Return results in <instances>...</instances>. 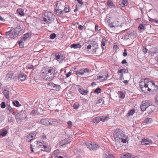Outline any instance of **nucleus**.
I'll return each instance as SVG.
<instances>
[{
    "label": "nucleus",
    "mask_w": 158,
    "mask_h": 158,
    "mask_svg": "<svg viewBox=\"0 0 158 158\" xmlns=\"http://www.w3.org/2000/svg\"><path fill=\"white\" fill-rule=\"evenodd\" d=\"M53 15L51 12H46L45 13L44 17V21L45 23H51L54 20Z\"/></svg>",
    "instance_id": "20e7f679"
},
{
    "label": "nucleus",
    "mask_w": 158,
    "mask_h": 158,
    "mask_svg": "<svg viewBox=\"0 0 158 158\" xmlns=\"http://www.w3.org/2000/svg\"><path fill=\"white\" fill-rule=\"evenodd\" d=\"M6 109H7L9 111V112L13 114H15V112L14 111V109L11 107L10 106H8V107L6 108Z\"/></svg>",
    "instance_id": "72a5a7b5"
},
{
    "label": "nucleus",
    "mask_w": 158,
    "mask_h": 158,
    "mask_svg": "<svg viewBox=\"0 0 158 158\" xmlns=\"http://www.w3.org/2000/svg\"><path fill=\"white\" fill-rule=\"evenodd\" d=\"M135 112V110L134 109H132L130 110L129 112L127 113V116H131L133 115Z\"/></svg>",
    "instance_id": "473e14b6"
},
{
    "label": "nucleus",
    "mask_w": 158,
    "mask_h": 158,
    "mask_svg": "<svg viewBox=\"0 0 158 158\" xmlns=\"http://www.w3.org/2000/svg\"><path fill=\"white\" fill-rule=\"evenodd\" d=\"M115 143L114 147L115 148L119 149L121 147V143H126L127 142V137L123 133L122 130L117 128L113 132Z\"/></svg>",
    "instance_id": "f257e3e1"
},
{
    "label": "nucleus",
    "mask_w": 158,
    "mask_h": 158,
    "mask_svg": "<svg viewBox=\"0 0 158 158\" xmlns=\"http://www.w3.org/2000/svg\"><path fill=\"white\" fill-rule=\"evenodd\" d=\"M151 84V81H150L148 78L143 79L139 82V86L143 92L147 93L149 90V87Z\"/></svg>",
    "instance_id": "7ed1b4c3"
},
{
    "label": "nucleus",
    "mask_w": 158,
    "mask_h": 158,
    "mask_svg": "<svg viewBox=\"0 0 158 158\" xmlns=\"http://www.w3.org/2000/svg\"><path fill=\"white\" fill-rule=\"evenodd\" d=\"M152 121V119L150 118H146L143 121V123H146L147 124H149L151 123Z\"/></svg>",
    "instance_id": "bb28decb"
},
{
    "label": "nucleus",
    "mask_w": 158,
    "mask_h": 158,
    "mask_svg": "<svg viewBox=\"0 0 158 158\" xmlns=\"http://www.w3.org/2000/svg\"><path fill=\"white\" fill-rule=\"evenodd\" d=\"M7 133V131L5 129H3L2 131L0 132V136H2V137L5 136Z\"/></svg>",
    "instance_id": "a878e982"
},
{
    "label": "nucleus",
    "mask_w": 158,
    "mask_h": 158,
    "mask_svg": "<svg viewBox=\"0 0 158 158\" xmlns=\"http://www.w3.org/2000/svg\"><path fill=\"white\" fill-rule=\"evenodd\" d=\"M100 121V117H98L95 118L93 120V122L94 123H98Z\"/></svg>",
    "instance_id": "f704fd0d"
},
{
    "label": "nucleus",
    "mask_w": 158,
    "mask_h": 158,
    "mask_svg": "<svg viewBox=\"0 0 158 158\" xmlns=\"http://www.w3.org/2000/svg\"><path fill=\"white\" fill-rule=\"evenodd\" d=\"M89 43L91 46V47L94 46V45L96 44V42L94 41H89Z\"/></svg>",
    "instance_id": "8fccbe9b"
},
{
    "label": "nucleus",
    "mask_w": 158,
    "mask_h": 158,
    "mask_svg": "<svg viewBox=\"0 0 158 158\" xmlns=\"http://www.w3.org/2000/svg\"><path fill=\"white\" fill-rule=\"evenodd\" d=\"M152 141L148 138L142 139L141 143L142 145H150L152 143Z\"/></svg>",
    "instance_id": "4468645a"
},
{
    "label": "nucleus",
    "mask_w": 158,
    "mask_h": 158,
    "mask_svg": "<svg viewBox=\"0 0 158 158\" xmlns=\"http://www.w3.org/2000/svg\"><path fill=\"white\" fill-rule=\"evenodd\" d=\"M49 119L48 118H45L41 119L40 121V122L41 124H42L48 126L49 124Z\"/></svg>",
    "instance_id": "aec40b11"
},
{
    "label": "nucleus",
    "mask_w": 158,
    "mask_h": 158,
    "mask_svg": "<svg viewBox=\"0 0 158 158\" xmlns=\"http://www.w3.org/2000/svg\"><path fill=\"white\" fill-rule=\"evenodd\" d=\"M79 87L78 90L79 92L82 95H86L89 93L88 89L84 90V89L80 85H78Z\"/></svg>",
    "instance_id": "2eb2a0df"
},
{
    "label": "nucleus",
    "mask_w": 158,
    "mask_h": 158,
    "mask_svg": "<svg viewBox=\"0 0 158 158\" xmlns=\"http://www.w3.org/2000/svg\"><path fill=\"white\" fill-rule=\"evenodd\" d=\"M17 12L19 13V14L21 16H23L24 15V13L22 9H18L17 10Z\"/></svg>",
    "instance_id": "e433bc0d"
},
{
    "label": "nucleus",
    "mask_w": 158,
    "mask_h": 158,
    "mask_svg": "<svg viewBox=\"0 0 158 158\" xmlns=\"http://www.w3.org/2000/svg\"><path fill=\"white\" fill-rule=\"evenodd\" d=\"M56 36V35L55 33H52L50 35V38L52 39H54Z\"/></svg>",
    "instance_id": "09e8293b"
},
{
    "label": "nucleus",
    "mask_w": 158,
    "mask_h": 158,
    "mask_svg": "<svg viewBox=\"0 0 158 158\" xmlns=\"http://www.w3.org/2000/svg\"><path fill=\"white\" fill-rule=\"evenodd\" d=\"M77 75H83L88 74L89 73V69L88 68L81 69L77 71H75Z\"/></svg>",
    "instance_id": "423d86ee"
},
{
    "label": "nucleus",
    "mask_w": 158,
    "mask_h": 158,
    "mask_svg": "<svg viewBox=\"0 0 158 158\" xmlns=\"http://www.w3.org/2000/svg\"><path fill=\"white\" fill-rule=\"evenodd\" d=\"M108 76L106 75H103L102 76H98L97 79H98L100 80L101 81L106 80L107 79Z\"/></svg>",
    "instance_id": "4be33fe9"
},
{
    "label": "nucleus",
    "mask_w": 158,
    "mask_h": 158,
    "mask_svg": "<svg viewBox=\"0 0 158 158\" xmlns=\"http://www.w3.org/2000/svg\"><path fill=\"white\" fill-rule=\"evenodd\" d=\"M101 91V89L100 88H98L94 90V92L95 93L98 94L100 93Z\"/></svg>",
    "instance_id": "a19ab883"
},
{
    "label": "nucleus",
    "mask_w": 158,
    "mask_h": 158,
    "mask_svg": "<svg viewBox=\"0 0 158 158\" xmlns=\"http://www.w3.org/2000/svg\"><path fill=\"white\" fill-rule=\"evenodd\" d=\"M66 2L63 0H60L58 1L56 5V8L62 9L66 6Z\"/></svg>",
    "instance_id": "ddd939ff"
},
{
    "label": "nucleus",
    "mask_w": 158,
    "mask_h": 158,
    "mask_svg": "<svg viewBox=\"0 0 158 158\" xmlns=\"http://www.w3.org/2000/svg\"><path fill=\"white\" fill-rule=\"evenodd\" d=\"M128 70L125 69H121L118 71V72L120 73H127L128 72Z\"/></svg>",
    "instance_id": "4c0bfd02"
},
{
    "label": "nucleus",
    "mask_w": 158,
    "mask_h": 158,
    "mask_svg": "<svg viewBox=\"0 0 158 158\" xmlns=\"http://www.w3.org/2000/svg\"><path fill=\"white\" fill-rule=\"evenodd\" d=\"M131 155L130 153H126V154L123 155V158L125 157H130L131 156Z\"/></svg>",
    "instance_id": "3c124183"
},
{
    "label": "nucleus",
    "mask_w": 158,
    "mask_h": 158,
    "mask_svg": "<svg viewBox=\"0 0 158 158\" xmlns=\"http://www.w3.org/2000/svg\"><path fill=\"white\" fill-rule=\"evenodd\" d=\"M37 147L40 148L41 151H46L47 150V146L46 144L44 143V142H41L39 141L37 142Z\"/></svg>",
    "instance_id": "6e6552de"
},
{
    "label": "nucleus",
    "mask_w": 158,
    "mask_h": 158,
    "mask_svg": "<svg viewBox=\"0 0 158 158\" xmlns=\"http://www.w3.org/2000/svg\"><path fill=\"white\" fill-rule=\"evenodd\" d=\"M13 104L14 106L16 107H19L21 106V104L19 103V102L17 101H15L13 102Z\"/></svg>",
    "instance_id": "ea45409f"
},
{
    "label": "nucleus",
    "mask_w": 158,
    "mask_h": 158,
    "mask_svg": "<svg viewBox=\"0 0 158 158\" xmlns=\"http://www.w3.org/2000/svg\"><path fill=\"white\" fill-rule=\"evenodd\" d=\"M138 29L140 30H144V27L142 24H140L139 25Z\"/></svg>",
    "instance_id": "4d7b16f0"
},
{
    "label": "nucleus",
    "mask_w": 158,
    "mask_h": 158,
    "mask_svg": "<svg viewBox=\"0 0 158 158\" xmlns=\"http://www.w3.org/2000/svg\"><path fill=\"white\" fill-rule=\"evenodd\" d=\"M142 51L145 54L147 53V49L146 48L143 47Z\"/></svg>",
    "instance_id": "052dcab7"
},
{
    "label": "nucleus",
    "mask_w": 158,
    "mask_h": 158,
    "mask_svg": "<svg viewBox=\"0 0 158 158\" xmlns=\"http://www.w3.org/2000/svg\"><path fill=\"white\" fill-rule=\"evenodd\" d=\"M67 124L68 125V128H71L73 126V124L71 121H69L67 122Z\"/></svg>",
    "instance_id": "864d4df0"
},
{
    "label": "nucleus",
    "mask_w": 158,
    "mask_h": 158,
    "mask_svg": "<svg viewBox=\"0 0 158 158\" xmlns=\"http://www.w3.org/2000/svg\"><path fill=\"white\" fill-rule=\"evenodd\" d=\"M55 11L56 14L59 16H61L64 14V11L62 10V9L56 8Z\"/></svg>",
    "instance_id": "f3484780"
},
{
    "label": "nucleus",
    "mask_w": 158,
    "mask_h": 158,
    "mask_svg": "<svg viewBox=\"0 0 158 158\" xmlns=\"http://www.w3.org/2000/svg\"><path fill=\"white\" fill-rule=\"evenodd\" d=\"M123 55L124 56H127V50L126 49H124Z\"/></svg>",
    "instance_id": "e2e57ef3"
},
{
    "label": "nucleus",
    "mask_w": 158,
    "mask_h": 158,
    "mask_svg": "<svg viewBox=\"0 0 158 158\" xmlns=\"http://www.w3.org/2000/svg\"><path fill=\"white\" fill-rule=\"evenodd\" d=\"M125 96L123 93L122 92H121L120 93L119 95V98H124L125 97Z\"/></svg>",
    "instance_id": "603ef678"
},
{
    "label": "nucleus",
    "mask_w": 158,
    "mask_h": 158,
    "mask_svg": "<svg viewBox=\"0 0 158 158\" xmlns=\"http://www.w3.org/2000/svg\"><path fill=\"white\" fill-rule=\"evenodd\" d=\"M149 21L151 22L152 23L154 22L155 23H158V20H157L153 19L150 18V17L149 18Z\"/></svg>",
    "instance_id": "79ce46f5"
},
{
    "label": "nucleus",
    "mask_w": 158,
    "mask_h": 158,
    "mask_svg": "<svg viewBox=\"0 0 158 158\" xmlns=\"http://www.w3.org/2000/svg\"><path fill=\"white\" fill-rule=\"evenodd\" d=\"M107 118V117L106 116H102L101 117H100V121L104 122L106 120Z\"/></svg>",
    "instance_id": "49530a36"
},
{
    "label": "nucleus",
    "mask_w": 158,
    "mask_h": 158,
    "mask_svg": "<svg viewBox=\"0 0 158 158\" xmlns=\"http://www.w3.org/2000/svg\"><path fill=\"white\" fill-rule=\"evenodd\" d=\"M18 78L21 81H24L26 78V75L22 73L20 74L18 76Z\"/></svg>",
    "instance_id": "412c9836"
},
{
    "label": "nucleus",
    "mask_w": 158,
    "mask_h": 158,
    "mask_svg": "<svg viewBox=\"0 0 158 158\" xmlns=\"http://www.w3.org/2000/svg\"><path fill=\"white\" fill-rule=\"evenodd\" d=\"M89 42H87L85 43V46H87V48L88 49H90L91 48V46L89 43Z\"/></svg>",
    "instance_id": "a18cd8bd"
},
{
    "label": "nucleus",
    "mask_w": 158,
    "mask_h": 158,
    "mask_svg": "<svg viewBox=\"0 0 158 158\" xmlns=\"http://www.w3.org/2000/svg\"><path fill=\"white\" fill-rule=\"evenodd\" d=\"M3 94L6 99H8L9 98V93L8 89H5L3 91Z\"/></svg>",
    "instance_id": "393cba45"
},
{
    "label": "nucleus",
    "mask_w": 158,
    "mask_h": 158,
    "mask_svg": "<svg viewBox=\"0 0 158 158\" xmlns=\"http://www.w3.org/2000/svg\"><path fill=\"white\" fill-rule=\"evenodd\" d=\"M121 73V74H120V80H123L124 79V77H123V73Z\"/></svg>",
    "instance_id": "bf43d9fd"
},
{
    "label": "nucleus",
    "mask_w": 158,
    "mask_h": 158,
    "mask_svg": "<svg viewBox=\"0 0 158 158\" xmlns=\"http://www.w3.org/2000/svg\"><path fill=\"white\" fill-rule=\"evenodd\" d=\"M128 0H120L119 2V5L122 7L127 6L128 4Z\"/></svg>",
    "instance_id": "a211bd4d"
},
{
    "label": "nucleus",
    "mask_w": 158,
    "mask_h": 158,
    "mask_svg": "<svg viewBox=\"0 0 158 158\" xmlns=\"http://www.w3.org/2000/svg\"><path fill=\"white\" fill-rule=\"evenodd\" d=\"M35 136L36 134L35 133L29 134L27 136V141L28 142H30Z\"/></svg>",
    "instance_id": "dca6fc26"
},
{
    "label": "nucleus",
    "mask_w": 158,
    "mask_h": 158,
    "mask_svg": "<svg viewBox=\"0 0 158 158\" xmlns=\"http://www.w3.org/2000/svg\"><path fill=\"white\" fill-rule=\"evenodd\" d=\"M107 41V40L105 39H103L102 40L101 45L103 49H104V47L105 46Z\"/></svg>",
    "instance_id": "2f4dec72"
},
{
    "label": "nucleus",
    "mask_w": 158,
    "mask_h": 158,
    "mask_svg": "<svg viewBox=\"0 0 158 158\" xmlns=\"http://www.w3.org/2000/svg\"><path fill=\"white\" fill-rule=\"evenodd\" d=\"M13 76V73L12 72H9L6 75V77L8 79H11Z\"/></svg>",
    "instance_id": "58836bf2"
},
{
    "label": "nucleus",
    "mask_w": 158,
    "mask_h": 158,
    "mask_svg": "<svg viewBox=\"0 0 158 158\" xmlns=\"http://www.w3.org/2000/svg\"><path fill=\"white\" fill-rule=\"evenodd\" d=\"M31 34L30 33H27L23 35V36L22 38L23 40L24 41H25L27 40V39L31 35Z\"/></svg>",
    "instance_id": "c756f323"
},
{
    "label": "nucleus",
    "mask_w": 158,
    "mask_h": 158,
    "mask_svg": "<svg viewBox=\"0 0 158 158\" xmlns=\"http://www.w3.org/2000/svg\"><path fill=\"white\" fill-rule=\"evenodd\" d=\"M48 85L51 87V88H53V89L57 91L60 90L61 87L60 85L55 84L53 82H50L48 83Z\"/></svg>",
    "instance_id": "9b49d317"
},
{
    "label": "nucleus",
    "mask_w": 158,
    "mask_h": 158,
    "mask_svg": "<svg viewBox=\"0 0 158 158\" xmlns=\"http://www.w3.org/2000/svg\"><path fill=\"white\" fill-rule=\"evenodd\" d=\"M142 102L141 105L140 106L141 109L142 111H144L145 110H146L147 108V106L145 105V103H146V102Z\"/></svg>",
    "instance_id": "b1692460"
},
{
    "label": "nucleus",
    "mask_w": 158,
    "mask_h": 158,
    "mask_svg": "<svg viewBox=\"0 0 158 158\" xmlns=\"http://www.w3.org/2000/svg\"><path fill=\"white\" fill-rule=\"evenodd\" d=\"M105 158H115V157L112 154H110L109 155V158H108V156L106 154L104 155Z\"/></svg>",
    "instance_id": "c03bdc74"
},
{
    "label": "nucleus",
    "mask_w": 158,
    "mask_h": 158,
    "mask_svg": "<svg viewBox=\"0 0 158 158\" xmlns=\"http://www.w3.org/2000/svg\"><path fill=\"white\" fill-rule=\"evenodd\" d=\"M6 106V103L4 102H2L1 104V107L2 109L5 108Z\"/></svg>",
    "instance_id": "13d9d810"
},
{
    "label": "nucleus",
    "mask_w": 158,
    "mask_h": 158,
    "mask_svg": "<svg viewBox=\"0 0 158 158\" xmlns=\"http://www.w3.org/2000/svg\"><path fill=\"white\" fill-rule=\"evenodd\" d=\"M151 84L149 87L148 91L150 93L153 94L156 93L158 89V86L155 84V83L151 81Z\"/></svg>",
    "instance_id": "0eeeda50"
},
{
    "label": "nucleus",
    "mask_w": 158,
    "mask_h": 158,
    "mask_svg": "<svg viewBox=\"0 0 158 158\" xmlns=\"http://www.w3.org/2000/svg\"><path fill=\"white\" fill-rule=\"evenodd\" d=\"M107 5L110 8L114 7L115 6L111 0H108L107 2Z\"/></svg>",
    "instance_id": "c85d7f7f"
},
{
    "label": "nucleus",
    "mask_w": 158,
    "mask_h": 158,
    "mask_svg": "<svg viewBox=\"0 0 158 158\" xmlns=\"http://www.w3.org/2000/svg\"><path fill=\"white\" fill-rule=\"evenodd\" d=\"M65 58L64 56L60 53H56L55 55V59L60 63Z\"/></svg>",
    "instance_id": "f8f14e48"
},
{
    "label": "nucleus",
    "mask_w": 158,
    "mask_h": 158,
    "mask_svg": "<svg viewBox=\"0 0 158 158\" xmlns=\"http://www.w3.org/2000/svg\"><path fill=\"white\" fill-rule=\"evenodd\" d=\"M155 110V106L151 104L148 106L147 108V110L148 111V114L152 113Z\"/></svg>",
    "instance_id": "6ab92c4d"
},
{
    "label": "nucleus",
    "mask_w": 158,
    "mask_h": 158,
    "mask_svg": "<svg viewBox=\"0 0 158 158\" xmlns=\"http://www.w3.org/2000/svg\"><path fill=\"white\" fill-rule=\"evenodd\" d=\"M20 30L19 27H17L16 29H13L10 30V35L11 37H16L18 35Z\"/></svg>",
    "instance_id": "1a4fd4ad"
},
{
    "label": "nucleus",
    "mask_w": 158,
    "mask_h": 158,
    "mask_svg": "<svg viewBox=\"0 0 158 158\" xmlns=\"http://www.w3.org/2000/svg\"><path fill=\"white\" fill-rule=\"evenodd\" d=\"M85 144L88 148L90 150H96L99 147L98 145L95 142L87 141Z\"/></svg>",
    "instance_id": "39448f33"
},
{
    "label": "nucleus",
    "mask_w": 158,
    "mask_h": 158,
    "mask_svg": "<svg viewBox=\"0 0 158 158\" xmlns=\"http://www.w3.org/2000/svg\"><path fill=\"white\" fill-rule=\"evenodd\" d=\"M68 156L67 155H65V156H64V157H62V156H58V158H68Z\"/></svg>",
    "instance_id": "774afa93"
},
{
    "label": "nucleus",
    "mask_w": 158,
    "mask_h": 158,
    "mask_svg": "<svg viewBox=\"0 0 158 158\" xmlns=\"http://www.w3.org/2000/svg\"><path fill=\"white\" fill-rule=\"evenodd\" d=\"M72 74V72H69L68 73H67L66 74V77H69Z\"/></svg>",
    "instance_id": "680f3d73"
},
{
    "label": "nucleus",
    "mask_w": 158,
    "mask_h": 158,
    "mask_svg": "<svg viewBox=\"0 0 158 158\" xmlns=\"http://www.w3.org/2000/svg\"><path fill=\"white\" fill-rule=\"evenodd\" d=\"M78 28L80 30H81L83 29V26L81 25H80L78 27Z\"/></svg>",
    "instance_id": "338daca9"
},
{
    "label": "nucleus",
    "mask_w": 158,
    "mask_h": 158,
    "mask_svg": "<svg viewBox=\"0 0 158 158\" xmlns=\"http://www.w3.org/2000/svg\"><path fill=\"white\" fill-rule=\"evenodd\" d=\"M19 44L20 47L22 48L24 46V43L22 41H19Z\"/></svg>",
    "instance_id": "5fc2aeb1"
},
{
    "label": "nucleus",
    "mask_w": 158,
    "mask_h": 158,
    "mask_svg": "<svg viewBox=\"0 0 158 158\" xmlns=\"http://www.w3.org/2000/svg\"><path fill=\"white\" fill-rule=\"evenodd\" d=\"M56 122V120L52 121H50L49 120V125H54L55 123Z\"/></svg>",
    "instance_id": "6e6d98bb"
},
{
    "label": "nucleus",
    "mask_w": 158,
    "mask_h": 158,
    "mask_svg": "<svg viewBox=\"0 0 158 158\" xmlns=\"http://www.w3.org/2000/svg\"><path fill=\"white\" fill-rule=\"evenodd\" d=\"M71 48H73L74 49L80 48L81 47V46L80 44H73L71 45Z\"/></svg>",
    "instance_id": "5701e85b"
},
{
    "label": "nucleus",
    "mask_w": 158,
    "mask_h": 158,
    "mask_svg": "<svg viewBox=\"0 0 158 158\" xmlns=\"http://www.w3.org/2000/svg\"><path fill=\"white\" fill-rule=\"evenodd\" d=\"M136 36V33L135 31H129L126 33L125 38L128 39H133Z\"/></svg>",
    "instance_id": "9d476101"
},
{
    "label": "nucleus",
    "mask_w": 158,
    "mask_h": 158,
    "mask_svg": "<svg viewBox=\"0 0 158 158\" xmlns=\"http://www.w3.org/2000/svg\"><path fill=\"white\" fill-rule=\"evenodd\" d=\"M98 25L97 24L95 25V30L96 31H98Z\"/></svg>",
    "instance_id": "69168bd1"
},
{
    "label": "nucleus",
    "mask_w": 158,
    "mask_h": 158,
    "mask_svg": "<svg viewBox=\"0 0 158 158\" xmlns=\"http://www.w3.org/2000/svg\"><path fill=\"white\" fill-rule=\"evenodd\" d=\"M142 102H146V103H145V105H147V106L148 107V106H150L151 104H152V103L151 102H149V101L147 100H144L142 101Z\"/></svg>",
    "instance_id": "37998d69"
},
{
    "label": "nucleus",
    "mask_w": 158,
    "mask_h": 158,
    "mask_svg": "<svg viewBox=\"0 0 158 158\" xmlns=\"http://www.w3.org/2000/svg\"><path fill=\"white\" fill-rule=\"evenodd\" d=\"M70 143V141L67 140V139H64L63 140H62L60 142V144L62 146L64 145H65L66 144L69 143Z\"/></svg>",
    "instance_id": "7c9ffc66"
},
{
    "label": "nucleus",
    "mask_w": 158,
    "mask_h": 158,
    "mask_svg": "<svg viewBox=\"0 0 158 158\" xmlns=\"http://www.w3.org/2000/svg\"><path fill=\"white\" fill-rule=\"evenodd\" d=\"M79 106V104L78 103L76 102L73 104V107L75 109H77Z\"/></svg>",
    "instance_id": "de8ad7c7"
},
{
    "label": "nucleus",
    "mask_w": 158,
    "mask_h": 158,
    "mask_svg": "<svg viewBox=\"0 0 158 158\" xmlns=\"http://www.w3.org/2000/svg\"><path fill=\"white\" fill-rule=\"evenodd\" d=\"M64 11L65 13L69 12L70 10V7L68 5H66L64 7Z\"/></svg>",
    "instance_id": "c9c22d12"
},
{
    "label": "nucleus",
    "mask_w": 158,
    "mask_h": 158,
    "mask_svg": "<svg viewBox=\"0 0 158 158\" xmlns=\"http://www.w3.org/2000/svg\"><path fill=\"white\" fill-rule=\"evenodd\" d=\"M55 71V69L53 67L46 68L45 71L42 72V75L44 79L50 81L54 77Z\"/></svg>",
    "instance_id": "f03ea898"
},
{
    "label": "nucleus",
    "mask_w": 158,
    "mask_h": 158,
    "mask_svg": "<svg viewBox=\"0 0 158 158\" xmlns=\"http://www.w3.org/2000/svg\"><path fill=\"white\" fill-rule=\"evenodd\" d=\"M59 155V153L57 150L54 151L51 156L52 158H58Z\"/></svg>",
    "instance_id": "cd10ccee"
},
{
    "label": "nucleus",
    "mask_w": 158,
    "mask_h": 158,
    "mask_svg": "<svg viewBox=\"0 0 158 158\" xmlns=\"http://www.w3.org/2000/svg\"><path fill=\"white\" fill-rule=\"evenodd\" d=\"M6 36H8V35H10V36L11 37V36L10 35V31H7V32H6Z\"/></svg>",
    "instance_id": "0e129e2a"
}]
</instances>
